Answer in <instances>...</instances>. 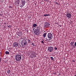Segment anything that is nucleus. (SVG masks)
<instances>
[{
	"label": "nucleus",
	"instance_id": "bb28decb",
	"mask_svg": "<svg viewBox=\"0 0 76 76\" xmlns=\"http://www.w3.org/2000/svg\"><path fill=\"white\" fill-rule=\"evenodd\" d=\"M72 62H75V60H73L72 61Z\"/></svg>",
	"mask_w": 76,
	"mask_h": 76
},
{
	"label": "nucleus",
	"instance_id": "7c9ffc66",
	"mask_svg": "<svg viewBox=\"0 0 76 76\" xmlns=\"http://www.w3.org/2000/svg\"><path fill=\"white\" fill-rule=\"evenodd\" d=\"M8 28H9V26H8Z\"/></svg>",
	"mask_w": 76,
	"mask_h": 76
},
{
	"label": "nucleus",
	"instance_id": "4be33fe9",
	"mask_svg": "<svg viewBox=\"0 0 76 76\" xmlns=\"http://www.w3.org/2000/svg\"><path fill=\"white\" fill-rule=\"evenodd\" d=\"M41 42L42 43V44H44V39H42V40L41 41Z\"/></svg>",
	"mask_w": 76,
	"mask_h": 76
},
{
	"label": "nucleus",
	"instance_id": "ddd939ff",
	"mask_svg": "<svg viewBox=\"0 0 76 76\" xmlns=\"http://www.w3.org/2000/svg\"><path fill=\"white\" fill-rule=\"evenodd\" d=\"M32 28H34V27H36L37 26V24H34L32 26Z\"/></svg>",
	"mask_w": 76,
	"mask_h": 76
},
{
	"label": "nucleus",
	"instance_id": "b1692460",
	"mask_svg": "<svg viewBox=\"0 0 76 76\" xmlns=\"http://www.w3.org/2000/svg\"><path fill=\"white\" fill-rule=\"evenodd\" d=\"M74 45H74L75 47V46H76V42H75V43Z\"/></svg>",
	"mask_w": 76,
	"mask_h": 76
},
{
	"label": "nucleus",
	"instance_id": "72a5a7b5",
	"mask_svg": "<svg viewBox=\"0 0 76 76\" xmlns=\"http://www.w3.org/2000/svg\"><path fill=\"white\" fill-rule=\"evenodd\" d=\"M1 15L0 14V15Z\"/></svg>",
	"mask_w": 76,
	"mask_h": 76
},
{
	"label": "nucleus",
	"instance_id": "c85d7f7f",
	"mask_svg": "<svg viewBox=\"0 0 76 76\" xmlns=\"http://www.w3.org/2000/svg\"><path fill=\"white\" fill-rule=\"evenodd\" d=\"M56 4H58L57 2H56Z\"/></svg>",
	"mask_w": 76,
	"mask_h": 76
},
{
	"label": "nucleus",
	"instance_id": "dca6fc26",
	"mask_svg": "<svg viewBox=\"0 0 76 76\" xmlns=\"http://www.w3.org/2000/svg\"><path fill=\"white\" fill-rule=\"evenodd\" d=\"M49 15V14H45L43 15L44 16H48Z\"/></svg>",
	"mask_w": 76,
	"mask_h": 76
},
{
	"label": "nucleus",
	"instance_id": "f8f14e48",
	"mask_svg": "<svg viewBox=\"0 0 76 76\" xmlns=\"http://www.w3.org/2000/svg\"><path fill=\"white\" fill-rule=\"evenodd\" d=\"M66 16L68 18H71V14L69 13L67 14Z\"/></svg>",
	"mask_w": 76,
	"mask_h": 76
},
{
	"label": "nucleus",
	"instance_id": "20e7f679",
	"mask_svg": "<svg viewBox=\"0 0 76 76\" xmlns=\"http://www.w3.org/2000/svg\"><path fill=\"white\" fill-rule=\"evenodd\" d=\"M37 54L35 52H33L32 54L31 55V57L33 58V57H37Z\"/></svg>",
	"mask_w": 76,
	"mask_h": 76
},
{
	"label": "nucleus",
	"instance_id": "7ed1b4c3",
	"mask_svg": "<svg viewBox=\"0 0 76 76\" xmlns=\"http://www.w3.org/2000/svg\"><path fill=\"white\" fill-rule=\"evenodd\" d=\"M48 38L50 39H51L53 38V34L51 33H49L48 34Z\"/></svg>",
	"mask_w": 76,
	"mask_h": 76
},
{
	"label": "nucleus",
	"instance_id": "f257e3e1",
	"mask_svg": "<svg viewBox=\"0 0 76 76\" xmlns=\"http://www.w3.org/2000/svg\"><path fill=\"white\" fill-rule=\"evenodd\" d=\"M35 28H36L37 29H35V35H38L39 34L41 33L42 32V27L39 25V26L36 27Z\"/></svg>",
	"mask_w": 76,
	"mask_h": 76
},
{
	"label": "nucleus",
	"instance_id": "1a4fd4ad",
	"mask_svg": "<svg viewBox=\"0 0 76 76\" xmlns=\"http://www.w3.org/2000/svg\"><path fill=\"white\" fill-rule=\"evenodd\" d=\"M21 44H22L23 45H24V46H25V45H26L27 44L26 41V40H25L23 42H22V43H21Z\"/></svg>",
	"mask_w": 76,
	"mask_h": 76
},
{
	"label": "nucleus",
	"instance_id": "4468645a",
	"mask_svg": "<svg viewBox=\"0 0 76 76\" xmlns=\"http://www.w3.org/2000/svg\"><path fill=\"white\" fill-rule=\"evenodd\" d=\"M47 35V33H45L43 35L44 38H45V37H46V35Z\"/></svg>",
	"mask_w": 76,
	"mask_h": 76
},
{
	"label": "nucleus",
	"instance_id": "aec40b11",
	"mask_svg": "<svg viewBox=\"0 0 76 76\" xmlns=\"http://www.w3.org/2000/svg\"><path fill=\"white\" fill-rule=\"evenodd\" d=\"M31 45H33V47H34V46L35 47V46H36V45H35V44H34V43H31Z\"/></svg>",
	"mask_w": 76,
	"mask_h": 76
},
{
	"label": "nucleus",
	"instance_id": "2f4dec72",
	"mask_svg": "<svg viewBox=\"0 0 76 76\" xmlns=\"http://www.w3.org/2000/svg\"><path fill=\"white\" fill-rule=\"evenodd\" d=\"M74 76H76V75H74Z\"/></svg>",
	"mask_w": 76,
	"mask_h": 76
},
{
	"label": "nucleus",
	"instance_id": "f3484780",
	"mask_svg": "<svg viewBox=\"0 0 76 76\" xmlns=\"http://www.w3.org/2000/svg\"><path fill=\"white\" fill-rule=\"evenodd\" d=\"M7 72L9 74L10 73V70L9 69H8L7 70Z\"/></svg>",
	"mask_w": 76,
	"mask_h": 76
},
{
	"label": "nucleus",
	"instance_id": "9b49d317",
	"mask_svg": "<svg viewBox=\"0 0 76 76\" xmlns=\"http://www.w3.org/2000/svg\"><path fill=\"white\" fill-rule=\"evenodd\" d=\"M74 42H72L71 43H70V45L72 47L73 46L74 48H76V47H75V45H73L74 44Z\"/></svg>",
	"mask_w": 76,
	"mask_h": 76
},
{
	"label": "nucleus",
	"instance_id": "5701e85b",
	"mask_svg": "<svg viewBox=\"0 0 76 76\" xmlns=\"http://www.w3.org/2000/svg\"><path fill=\"white\" fill-rule=\"evenodd\" d=\"M4 1V0H1V2L3 3Z\"/></svg>",
	"mask_w": 76,
	"mask_h": 76
},
{
	"label": "nucleus",
	"instance_id": "2eb2a0df",
	"mask_svg": "<svg viewBox=\"0 0 76 76\" xmlns=\"http://www.w3.org/2000/svg\"><path fill=\"white\" fill-rule=\"evenodd\" d=\"M5 54H10V53L9 52L6 51L5 52Z\"/></svg>",
	"mask_w": 76,
	"mask_h": 76
},
{
	"label": "nucleus",
	"instance_id": "a878e982",
	"mask_svg": "<svg viewBox=\"0 0 76 76\" xmlns=\"http://www.w3.org/2000/svg\"><path fill=\"white\" fill-rule=\"evenodd\" d=\"M1 59L0 58V63L1 62Z\"/></svg>",
	"mask_w": 76,
	"mask_h": 76
},
{
	"label": "nucleus",
	"instance_id": "0eeeda50",
	"mask_svg": "<svg viewBox=\"0 0 76 76\" xmlns=\"http://www.w3.org/2000/svg\"><path fill=\"white\" fill-rule=\"evenodd\" d=\"M13 46L14 47H18V43L16 42H14L13 44Z\"/></svg>",
	"mask_w": 76,
	"mask_h": 76
},
{
	"label": "nucleus",
	"instance_id": "cd10ccee",
	"mask_svg": "<svg viewBox=\"0 0 76 76\" xmlns=\"http://www.w3.org/2000/svg\"><path fill=\"white\" fill-rule=\"evenodd\" d=\"M16 4H17V1H16Z\"/></svg>",
	"mask_w": 76,
	"mask_h": 76
},
{
	"label": "nucleus",
	"instance_id": "423d86ee",
	"mask_svg": "<svg viewBox=\"0 0 76 76\" xmlns=\"http://www.w3.org/2000/svg\"><path fill=\"white\" fill-rule=\"evenodd\" d=\"M54 48L51 46H50L48 48V50L49 52H53Z\"/></svg>",
	"mask_w": 76,
	"mask_h": 76
},
{
	"label": "nucleus",
	"instance_id": "412c9836",
	"mask_svg": "<svg viewBox=\"0 0 76 76\" xmlns=\"http://www.w3.org/2000/svg\"><path fill=\"white\" fill-rule=\"evenodd\" d=\"M50 58H51V60H54V58H53V57H51Z\"/></svg>",
	"mask_w": 76,
	"mask_h": 76
},
{
	"label": "nucleus",
	"instance_id": "6e6552de",
	"mask_svg": "<svg viewBox=\"0 0 76 76\" xmlns=\"http://www.w3.org/2000/svg\"><path fill=\"white\" fill-rule=\"evenodd\" d=\"M17 35H18L19 37H21L22 35V33L21 31H19L18 32Z\"/></svg>",
	"mask_w": 76,
	"mask_h": 76
},
{
	"label": "nucleus",
	"instance_id": "a211bd4d",
	"mask_svg": "<svg viewBox=\"0 0 76 76\" xmlns=\"http://www.w3.org/2000/svg\"><path fill=\"white\" fill-rule=\"evenodd\" d=\"M20 47H21V48H23V45L22 44H21V45H20Z\"/></svg>",
	"mask_w": 76,
	"mask_h": 76
},
{
	"label": "nucleus",
	"instance_id": "393cba45",
	"mask_svg": "<svg viewBox=\"0 0 76 76\" xmlns=\"http://www.w3.org/2000/svg\"><path fill=\"white\" fill-rule=\"evenodd\" d=\"M31 42V40L29 39H28V42Z\"/></svg>",
	"mask_w": 76,
	"mask_h": 76
},
{
	"label": "nucleus",
	"instance_id": "39448f33",
	"mask_svg": "<svg viewBox=\"0 0 76 76\" xmlns=\"http://www.w3.org/2000/svg\"><path fill=\"white\" fill-rule=\"evenodd\" d=\"M50 23L48 22H45L44 24V27L45 28H48V27H49L50 26Z\"/></svg>",
	"mask_w": 76,
	"mask_h": 76
},
{
	"label": "nucleus",
	"instance_id": "f03ea898",
	"mask_svg": "<svg viewBox=\"0 0 76 76\" xmlns=\"http://www.w3.org/2000/svg\"><path fill=\"white\" fill-rule=\"evenodd\" d=\"M21 56H22L21 55H17L15 56V60H17V61H19L22 58Z\"/></svg>",
	"mask_w": 76,
	"mask_h": 76
},
{
	"label": "nucleus",
	"instance_id": "6ab92c4d",
	"mask_svg": "<svg viewBox=\"0 0 76 76\" xmlns=\"http://www.w3.org/2000/svg\"><path fill=\"white\" fill-rule=\"evenodd\" d=\"M54 50H55V51H56V50H57V48L56 47H54Z\"/></svg>",
	"mask_w": 76,
	"mask_h": 76
},
{
	"label": "nucleus",
	"instance_id": "473e14b6",
	"mask_svg": "<svg viewBox=\"0 0 76 76\" xmlns=\"http://www.w3.org/2000/svg\"><path fill=\"white\" fill-rule=\"evenodd\" d=\"M0 54H1V53H0Z\"/></svg>",
	"mask_w": 76,
	"mask_h": 76
},
{
	"label": "nucleus",
	"instance_id": "9d476101",
	"mask_svg": "<svg viewBox=\"0 0 76 76\" xmlns=\"http://www.w3.org/2000/svg\"><path fill=\"white\" fill-rule=\"evenodd\" d=\"M25 1H22L21 3V4H20L21 7H23V6L25 5Z\"/></svg>",
	"mask_w": 76,
	"mask_h": 76
},
{
	"label": "nucleus",
	"instance_id": "c756f323",
	"mask_svg": "<svg viewBox=\"0 0 76 76\" xmlns=\"http://www.w3.org/2000/svg\"><path fill=\"white\" fill-rule=\"evenodd\" d=\"M5 25H6V23H5Z\"/></svg>",
	"mask_w": 76,
	"mask_h": 76
}]
</instances>
